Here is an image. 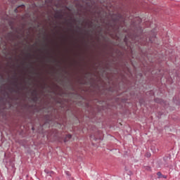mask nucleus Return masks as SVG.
Listing matches in <instances>:
<instances>
[{
	"instance_id": "423d86ee",
	"label": "nucleus",
	"mask_w": 180,
	"mask_h": 180,
	"mask_svg": "<svg viewBox=\"0 0 180 180\" xmlns=\"http://www.w3.org/2000/svg\"><path fill=\"white\" fill-rule=\"evenodd\" d=\"M17 11V9L16 10H15V12H16Z\"/></svg>"
},
{
	"instance_id": "f03ea898",
	"label": "nucleus",
	"mask_w": 180,
	"mask_h": 180,
	"mask_svg": "<svg viewBox=\"0 0 180 180\" xmlns=\"http://www.w3.org/2000/svg\"><path fill=\"white\" fill-rule=\"evenodd\" d=\"M71 134H68L66 136H65V143H66L67 141H68L69 139H71Z\"/></svg>"
},
{
	"instance_id": "20e7f679",
	"label": "nucleus",
	"mask_w": 180,
	"mask_h": 180,
	"mask_svg": "<svg viewBox=\"0 0 180 180\" xmlns=\"http://www.w3.org/2000/svg\"><path fill=\"white\" fill-rule=\"evenodd\" d=\"M17 84V79H16V81L14 82V85H16Z\"/></svg>"
},
{
	"instance_id": "7ed1b4c3",
	"label": "nucleus",
	"mask_w": 180,
	"mask_h": 180,
	"mask_svg": "<svg viewBox=\"0 0 180 180\" xmlns=\"http://www.w3.org/2000/svg\"><path fill=\"white\" fill-rule=\"evenodd\" d=\"M158 176H161V172H158Z\"/></svg>"
},
{
	"instance_id": "39448f33",
	"label": "nucleus",
	"mask_w": 180,
	"mask_h": 180,
	"mask_svg": "<svg viewBox=\"0 0 180 180\" xmlns=\"http://www.w3.org/2000/svg\"><path fill=\"white\" fill-rule=\"evenodd\" d=\"M150 41L153 42V41L151 39H150Z\"/></svg>"
},
{
	"instance_id": "f257e3e1",
	"label": "nucleus",
	"mask_w": 180,
	"mask_h": 180,
	"mask_svg": "<svg viewBox=\"0 0 180 180\" xmlns=\"http://www.w3.org/2000/svg\"><path fill=\"white\" fill-rule=\"evenodd\" d=\"M54 18L56 19H61L63 18V15L59 13H57L55 14Z\"/></svg>"
}]
</instances>
